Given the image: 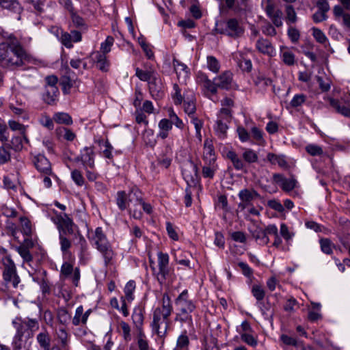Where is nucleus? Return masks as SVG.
<instances>
[{
	"instance_id": "1",
	"label": "nucleus",
	"mask_w": 350,
	"mask_h": 350,
	"mask_svg": "<svg viewBox=\"0 0 350 350\" xmlns=\"http://www.w3.org/2000/svg\"><path fill=\"white\" fill-rule=\"evenodd\" d=\"M3 38L0 43V63L5 66H22L27 54L21 42L13 34L3 36Z\"/></svg>"
},
{
	"instance_id": "2",
	"label": "nucleus",
	"mask_w": 350,
	"mask_h": 350,
	"mask_svg": "<svg viewBox=\"0 0 350 350\" xmlns=\"http://www.w3.org/2000/svg\"><path fill=\"white\" fill-rule=\"evenodd\" d=\"M176 312L174 321L181 324L187 323L193 325L192 313L196 310L195 303L189 299L187 290H184L175 299Z\"/></svg>"
},
{
	"instance_id": "3",
	"label": "nucleus",
	"mask_w": 350,
	"mask_h": 350,
	"mask_svg": "<svg viewBox=\"0 0 350 350\" xmlns=\"http://www.w3.org/2000/svg\"><path fill=\"white\" fill-rule=\"evenodd\" d=\"M95 156L94 148L86 146L74 159L75 162L81 163L85 172L86 177L90 181H94L98 176L95 170Z\"/></svg>"
},
{
	"instance_id": "4",
	"label": "nucleus",
	"mask_w": 350,
	"mask_h": 350,
	"mask_svg": "<svg viewBox=\"0 0 350 350\" xmlns=\"http://www.w3.org/2000/svg\"><path fill=\"white\" fill-rule=\"evenodd\" d=\"M158 269L152 267L153 275L160 284H163L172 276L173 270L169 267L170 257L167 253L159 252Z\"/></svg>"
},
{
	"instance_id": "5",
	"label": "nucleus",
	"mask_w": 350,
	"mask_h": 350,
	"mask_svg": "<svg viewBox=\"0 0 350 350\" xmlns=\"http://www.w3.org/2000/svg\"><path fill=\"white\" fill-rule=\"evenodd\" d=\"M12 324L16 330V334L31 338L35 332L39 329V323L36 319L16 318L12 321Z\"/></svg>"
},
{
	"instance_id": "6",
	"label": "nucleus",
	"mask_w": 350,
	"mask_h": 350,
	"mask_svg": "<svg viewBox=\"0 0 350 350\" xmlns=\"http://www.w3.org/2000/svg\"><path fill=\"white\" fill-rule=\"evenodd\" d=\"M2 264L3 266L2 276L4 282L6 284H11L14 288H17L21 280L11 256L9 255L4 256L2 258Z\"/></svg>"
},
{
	"instance_id": "7",
	"label": "nucleus",
	"mask_w": 350,
	"mask_h": 350,
	"mask_svg": "<svg viewBox=\"0 0 350 350\" xmlns=\"http://www.w3.org/2000/svg\"><path fill=\"white\" fill-rule=\"evenodd\" d=\"M197 82L200 85L202 92L206 98L214 102L217 101V99L215 97L219 88L215 78L213 80H211L206 75L199 72L197 77Z\"/></svg>"
},
{
	"instance_id": "8",
	"label": "nucleus",
	"mask_w": 350,
	"mask_h": 350,
	"mask_svg": "<svg viewBox=\"0 0 350 350\" xmlns=\"http://www.w3.org/2000/svg\"><path fill=\"white\" fill-rule=\"evenodd\" d=\"M169 317H165L164 314H161L159 310L152 313L151 327L152 332L159 338H165L167 334V330L170 327Z\"/></svg>"
},
{
	"instance_id": "9",
	"label": "nucleus",
	"mask_w": 350,
	"mask_h": 350,
	"mask_svg": "<svg viewBox=\"0 0 350 350\" xmlns=\"http://www.w3.org/2000/svg\"><path fill=\"white\" fill-rule=\"evenodd\" d=\"M238 196L241 200L238 204V208L241 211L252 206V202L260 197V194L254 189H241L239 191Z\"/></svg>"
},
{
	"instance_id": "10",
	"label": "nucleus",
	"mask_w": 350,
	"mask_h": 350,
	"mask_svg": "<svg viewBox=\"0 0 350 350\" xmlns=\"http://www.w3.org/2000/svg\"><path fill=\"white\" fill-rule=\"evenodd\" d=\"M52 220L57 225L59 233L71 234L74 232V223L67 214H57Z\"/></svg>"
},
{
	"instance_id": "11",
	"label": "nucleus",
	"mask_w": 350,
	"mask_h": 350,
	"mask_svg": "<svg viewBox=\"0 0 350 350\" xmlns=\"http://www.w3.org/2000/svg\"><path fill=\"white\" fill-rule=\"evenodd\" d=\"M244 32V29L236 18H230L225 23V27L221 31L232 38L241 37Z\"/></svg>"
},
{
	"instance_id": "12",
	"label": "nucleus",
	"mask_w": 350,
	"mask_h": 350,
	"mask_svg": "<svg viewBox=\"0 0 350 350\" xmlns=\"http://www.w3.org/2000/svg\"><path fill=\"white\" fill-rule=\"evenodd\" d=\"M182 174L188 185L195 184L198 178V167L191 161H187L182 167Z\"/></svg>"
},
{
	"instance_id": "13",
	"label": "nucleus",
	"mask_w": 350,
	"mask_h": 350,
	"mask_svg": "<svg viewBox=\"0 0 350 350\" xmlns=\"http://www.w3.org/2000/svg\"><path fill=\"white\" fill-rule=\"evenodd\" d=\"M32 161L41 174L53 175L51 163L44 155L38 154L33 157Z\"/></svg>"
},
{
	"instance_id": "14",
	"label": "nucleus",
	"mask_w": 350,
	"mask_h": 350,
	"mask_svg": "<svg viewBox=\"0 0 350 350\" xmlns=\"http://www.w3.org/2000/svg\"><path fill=\"white\" fill-rule=\"evenodd\" d=\"M265 12L275 27H279L283 25L282 11L276 8L271 1H267Z\"/></svg>"
},
{
	"instance_id": "15",
	"label": "nucleus",
	"mask_w": 350,
	"mask_h": 350,
	"mask_svg": "<svg viewBox=\"0 0 350 350\" xmlns=\"http://www.w3.org/2000/svg\"><path fill=\"white\" fill-rule=\"evenodd\" d=\"M136 189H132L129 194H127L124 191H119L117 192L116 201V204L120 210L124 211L128 208L129 202H133L135 196L134 193Z\"/></svg>"
},
{
	"instance_id": "16",
	"label": "nucleus",
	"mask_w": 350,
	"mask_h": 350,
	"mask_svg": "<svg viewBox=\"0 0 350 350\" xmlns=\"http://www.w3.org/2000/svg\"><path fill=\"white\" fill-rule=\"evenodd\" d=\"M329 103L337 113L345 117L350 118V100L340 101L332 98H329Z\"/></svg>"
},
{
	"instance_id": "17",
	"label": "nucleus",
	"mask_w": 350,
	"mask_h": 350,
	"mask_svg": "<svg viewBox=\"0 0 350 350\" xmlns=\"http://www.w3.org/2000/svg\"><path fill=\"white\" fill-rule=\"evenodd\" d=\"M217 86L220 89L228 90L234 85L233 75L230 71H225L221 75L215 77Z\"/></svg>"
},
{
	"instance_id": "18",
	"label": "nucleus",
	"mask_w": 350,
	"mask_h": 350,
	"mask_svg": "<svg viewBox=\"0 0 350 350\" xmlns=\"http://www.w3.org/2000/svg\"><path fill=\"white\" fill-rule=\"evenodd\" d=\"M91 241L92 245L95 246L97 250L111 245L100 227L96 228Z\"/></svg>"
},
{
	"instance_id": "19",
	"label": "nucleus",
	"mask_w": 350,
	"mask_h": 350,
	"mask_svg": "<svg viewBox=\"0 0 350 350\" xmlns=\"http://www.w3.org/2000/svg\"><path fill=\"white\" fill-rule=\"evenodd\" d=\"M273 180L285 191L293 190L295 187L297 183L294 178L287 179L281 174H273Z\"/></svg>"
},
{
	"instance_id": "20",
	"label": "nucleus",
	"mask_w": 350,
	"mask_h": 350,
	"mask_svg": "<svg viewBox=\"0 0 350 350\" xmlns=\"http://www.w3.org/2000/svg\"><path fill=\"white\" fill-rule=\"evenodd\" d=\"M160 312L161 314H164L165 317H170L173 311V306L171 299L168 294L164 293L161 300V307L156 308L153 312Z\"/></svg>"
},
{
	"instance_id": "21",
	"label": "nucleus",
	"mask_w": 350,
	"mask_h": 350,
	"mask_svg": "<svg viewBox=\"0 0 350 350\" xmlns=\"http://www.w3.org/2000/svg\"><path fill=\"white\" fill-rule=\"evenodd\" d=\"M256 49L258 51L265 55L273 56L275 54V49L269 40L265 38H260L257 40Z\"/></svg>"
},
{
	"instance_id": "22",
	"label": "nucleus",
	"mask_w": 350,
	"mask_h": 350,
	"mask_svg": "<svg viewBox=\"0 0 350 350\" xmlns=\"http://www.w3.org/2000/svg\"><path fill=\"white\" fill-rule=\"evenodd\" d=\"M98 251L100 253L103 257L105 267L111 266L114 263L116 254L113 251L111 245L101 248Z\"/></svg>"
},
{
	"instance_id": "23",
	"label": "nucleus",
	"mask_w": 350,
	"mask_h": 350,
	"mask_svg": "<svg viewBox=\"0 0 350 350\" xmlns=\"http://www.w3.org/2000/svg\"><path fill=\"white\" fill-rule=\"evenodd\" d=\"M226 158L232 162L235 170H243L245 169L246 164L235 151L228 150L226 152Z\"/></svg>"
},
{
	"instance_id": "24",
	"label": "nucleus",
	"mask_w": 350,
	"mask_h": 350,
	"mask_svg": "<svg viewBox=\"0 0 350 350\" xmlns=\"http://www.w3.org/2000/svg\"><path fill=\"white\" fill-rule=\"evenodd\" d=\"M58 88L45 87V92L43 94V100L48 105L55 103L59 96Z\"/></svg>"
},
{
	"instance_id": "25",
	"label": "nucleus",
	"mask_w": 350,
	"mask_h": 350,
	"mask_svg": "<svg viewBox=\"0 0 350 350\" xmlns=\"http://www.w3.org/2000/svg\"><path fill=\"white\" fill-rule=\"evenodd\" d=\"M267 159L271 164H278L282 169L286 170L289 167L286 159V157L283 154H275L274 153L269 152L267 155Z\"/></svg>"
},
{
	"instance_id": "26",
	"label": "nucleus",
	"mask_w": 350,
	"mask_h": 350,
	"mask_svg": "<svg viewBox=\"0 0 350 350\" xmlns=\"http://www.w3.org/2000/svg\"><path fill=\"white\" fill-rule=\"evenodd\" d=\"M203 159L205 161V162L216 161L214 147L211 140L206 139L204 142Z\"/></svg>"
},
{
	"instance_id": "27",
	"label": "nucleus",
	"mask_w": 350,
	"mask_h": 350,
	"mask_svg": "<svg viewBox=\"0 0 350 350\" xmlns=\"http://www.w3.org/2000/svg\"><path fill=\"white\" fill-rule=\"evenodd\" d=\"M252 237L258 242V244L265 245L269 243V238L265 234L264 229L260 227H255L250 230Z\"/></svg>"
},
{
	"instance_id": "28",
	"label": "nucleus",
	"mask_w": 350,
	"mask_h": 350,
	"mask_svg": "<svg viewBox=\"0 0 350 350\" xmlns=\"http://www.w3.org/2000/svg\"><path fill=\"white\" fill-rule=\"evenodd\" d=\"M0 6L18 14H20L23 11L21 4L16 0H1Z\"/></svg>"
},
{
	"instance_id": "29",
	"label": "nucleus",
	"mask_w": 350,
	"mask_h": 350,
	"mask_svg": "<svg viewBox=\"0 0 350 350\" xmlns=\"http://www.w3.org/2000/svg\"><path fill=\"white\" fill-rule=\"evenodd\" d=\"M36 340L40 347L44 350H50L51 337L48 332L44 329L40 332L36 337Z\"/></svg>"
},
{
	"instance_id": "30",
	"label": "nucleus",
	"mask_w": 350,
	"mask_h": 350,
	"mask_svg": "<svg viewBox=\"0 0 350 350\" xmlns=\"http://www.w3.org/2000/svg\"><path fill=\"white\" fill-rule=\"evenodd\" d=\"M149 90L152 97L159 98L161 97V85L160 81L154 77L151 81H149Z\"/></svg>"
},
{
	"instance_id": "31",
	"label": "nucleus",
	"mask_w": 350,
	"mask_h": 350,
	"mask_svg": "<svg viewBox=\"0 0 350 350\" xmlns=\"http://www.w3.org/2000/svg\"><path fill=\"white\" fill-rule=\"evenodd\" d=\"M229 122V121L217 118L215 126V130L219 138L224 139L226 137L227 130L228 129V124Z\"/></svg>"
},
{
	"instance_id": "32",
	"label": "nucleus",
	"mask_w": 350,
	"mask_h": 350,
	"mask_svg": "<svg viewBox=\"0 0 350 350\" xmlns=\"http://www.w3.org/2000/svg\"><path fill=\"white\" fill-rule=\"evenodd\" d=\"M281 58L282 62L287 66H293L295 63V56L286 46H281Z\"/></svg>"
},
{
	"instance_id": "33",
	"label": "nucleus",
	"mask_w": 350,
	"mask_h": 350,
	"mask_svg": "<svg viewBox=\"0 0 350 350\" xmlns=\"http://www.w3.org/2000/svg\"><path fill=\"white\" fill-rule=\"evenodd\" d=\"M25 139L27 142H28V139H27L25 134H20L18 136H14L12 138L10 144H6L8 147L16 152L21 151L23 148V139Z\"/></svg>"
},
{
	"instance_id": "34",
	"label": "nucleus",
	"mask_w": 350,
	"mask_h": 350,
	"mask_svg": "<svg viewBox=\"0 0 350 350\" xmlns=\"http://www.w3.org/2000/svg\"><path fill=\"white\" fill-rule=\"evenodd\" d=\"M189 339L187 332L184 331L177 338L174 350H189Z\"/></svg>"
},
{
	"instance_id": "35",
	"label": "nucleus",
	"mask_w": 350,
	"mask_h": 350,
	"mask_svg": "<svg viewBox=\"0 0 350 350\" xmlns=\"http://www.w3.org/2000/svg\"><path fill=\"white\" fill-rule=\"evenodd\" d=\"M205 163V165L202 167V175L204 178H213L217 170V165L215 162Z\"/></svg>"
},
{
	"instance_id": "36",
	"label": "nucleus",
	"mask_w": 350,
	"mask_h": 350,
	"mask_svg": "<svg viewBox=\"0 0 350 350\" xmlns=\"http://www.w3.org/2000/svg\"><path fill=\"white\" fill-rule=\"evenodd\" d=\"M21 232L26 237H31L32 226L31 221L25 217H20Z\"/></svg>"
},
{
	"instance_id": "37",
	"label": "nucleus",
	"mask_w": 350,
	"mask_h": 350,
	"mask_svg": "<svg viewBox=\"0 0 350 350\" xmlns=\"http://www.w3.org/2000/svg\"><path fill=\"white\" fill-rule=\"evenodd\" d=\"M255 85L260 90H264L268 86L271 85L272 81L263 75H258L254 80Z\"/></svg>"
},
{
	"instance_id": "38",
	"label": "nucleus",
	"mask_w": 350,
	"mask_h": 350,
	"mask_svg": "<svg viewBox=\"0 0 350 350\" xmlns=\"http://www.w3.org/2000/svg\"><path fill=\"white\" fill-rule=\"evenodd\" d=\"M133 324L135 325L137 332L143 331L144 315L141 310H135L132 314Z\"/></svg>"
},
{
	"instance_id": "39",
	"label": "nucleus",
	"mask_w": 350,
	"mask_h": 350,
	"mask_svg": "<svg viewBox=\"0 0 350 350\" xmlns=\"http://www.w3.org/2000/svg\"><path fill=\"white\" fill-rule=\"evenodd\" d=\"M55 334L58 340L60 341L61 346L63 348L67 347L69 343V335L65 328L63 327H59L56 330Z\"/></svg>"
},
{
	"instance_id": "40",
	"label": "nucleus",
	"mask_w": 350,
	"mask_h": 350,
	"mask_svg": "<svg viewBox=\"0 0 350 350\" xmlns=\"http://www.w3.org/2000/svg\"><path fill=\"white\" fill-rule=\"evenodd\" d=\"M69 8V12L72 18V21L76 27H79L85 29L87 28L85 23L82 17L79 16L74 11V8L70 6Z\"/></svg>"
},
{
	"instance_id": "41",
	"label": "nucleus",
	"mask_w": 350,
	"mask_h": 350,
	"mask_svg": "<svg viewBox=\"0 0 350 350\" xmlns=\"http://www.w3.org/2000/svg\"><path fill=\"white\" fill-rule=\"evenodd\" d=\"M134 196L135 197V201L137 204H139L142 206V208L145 213L147 214H151L152 212V207L150 204L145 202L142 196L141 193L138 189H136Z\"/></svg>"
},
{
	"instance_id": "42",
	"label": "nucleus",
	"mask_w": 350,
	"mask_h": 350,
	"mask_svg": "<svg viewBox=\"0 0 350 350\" xmlns=\"http://www.w3.org/2000/svg\"><path fill=\"white\" fill-rule=\"evenodd\" d=\"M23 337V336H18V334H16L12 342L14 350H29L27 341L24 340Z\"/></svg>"
},
{
	"instance_id": "43",
	"label": "nucleus",
	"mask_w": 350,
	"mask_h": 350,
	"mask_svg": "<svg viewBox=\"0 0 350 350\" xmlns=\"http://www.w3.org/2000/svg\"><path fill=\"white\" fill-rule=\"evenodd\" d=\"M54 120L58 124H64L66 125H70L72 124V120L71 116L64 112L56 113L53 117Z\"/></svg>"
},
{
	"instance_id": "44",
	"label": "nucleus",
	"mask_w": 350,
	"mask_h": 350,
	"mask_svg": "<svg viewBox=\"0 0 350 350\" xmlns=\"http://www.w3.org/2000/svg\"><path fill=\"white\" fill-rule=\"evenodd\" d=\"M243 161L248 163H255L258 161V154L256 152L250 149V148H246L244 150V152L242 154Z\"/></svg>"
},
{
	"instance_id": "45",
	"label": "nucleus",
	"mask_w": 350,
	"mask_h": 350,
	"mask_svg": "<svg viewBox=\"0 0 350 350\" xmlns=\"http://www.w3.org/2000/svg\"><path fill=\"white\" fill-rule=\"evenodd\" d=\"M137 346H138V348L139 350H149L150 349L148 341L146 339V336L144 331H140V332H137Z\"/></svg>"
},
{
	"instance_id": "46",
	"label": "nucleus",
	"mask_w": 350,
	"mask_h": 350,
	"mask_svg": "<svg viewBox=\"0 0 350 350\" xmlns=\"http://www.w3.org/2000/svg\"><path fill=\"white\" fill-rule=\"evenodd\" d=\"M75 81L71 79L70 77L64 76L61 78L60 85L62 92L64 94H68L70 92L71 88L74 85Z\"/></svg>"
},
{
	"instance_id": "47",
	"label": "nucleus",
	"mask_w": 350,
	"mask_h": 350,
	"mask_svg": "<svg viewBox=\"0 0 350 350\" xmlns=\"http://www.w3.org/2000/svg\"><path fill=\"white\" fill-rule=\"evenodd\" d=\"M135 75L143 81H150L154 77H155V72L153 70L144 71L139 68H135Z\"/></svg>"
},
{
	"instance_id": "48",
	"label": "nucleus",
	"mask_w": 350,
	"mask_h": 350,
	"mask_svg": "<svg viewBox=\"0 0 350 350\" xmlns=\"http://www.w3.org/2000/svg\"><path fill=\"white\" fill-rule=\"evenodd\" d=\"M135 289V283L134 281L131 280L128 282L124 287V297L128 301H131L134 299L133 292Z\"/></svg>"
},
{
	"instance_id": "49",
	"label": "nucleus",
	"mask_w": 350,
	"mask_h": 350,
	"mask_svg": "<svg viewBox=\"0 0 350 350\" xmlns=\"http://www.w3.org/2000/svg\"><path fill=\"white\" fill-rule=\"evenodd\" d=\"M286 21L287 24L295 23L297 21V14L291 5L285 7Z\"/></svg>"
},
{
	"instance_id": "50",
	"label": "nucleus",
	"mask_w": 350,
	"mask_h": 350,
	"mask_svg": "<svg viewBox=\"0 0 350 350\" xmlns=\"http://www.w3.org/2000/svg\"><path fill=\"white\" fill-rule=\"evenodd\" d=\"M144 142L149 146H154L156 140L154 138V131L152 129H146L142 134Z\"/></svg>"
},
{
	"instance_id": "51",
	"label": "nucleus",
	"mask_w": 350,
	"mask_h": 350,
	"mask_svg": "<svg viewBox=\"0 0 350 350\" xmlns=\"http://www.w3.org/2000/svg\"><path fill=\"white\" fill-rule=\"evenodd\" d=\"M65 234L59 233V244L63 254H67L71 247V241L65 237Z\"/></svg>"
},
{
	"instance_id": "52",
	"label": "nucleus",
	"mask_w": 350,
	"mask_h": 350,
	"mask_svg": "<svg viewBox=\"0 0 350 350\" xmlns=\"http://www.w3.org/2000/svg\"><path fill=\"white\" fill-rule=\"evenodd\" d=\"M173 90L174 92L172 94V97L174 104L176 105H180L184 100V96H182L181 90L176 83L174 84Z\"/></svg>"
},
{
	"instance_id": "53",
	"label": "nucleus",
	"mask_w": 350,
	"mask_h": 350,
	"mask_svg": "<svg viewBox=\"0 0 350 350\" xmlns=\"http://www.w3.org/2000/svg\"><path fill=\"white\" fill-rule=\"evenodd\" d=\"M184 111L189 116L193 115L196 110V104L194 103L193 96H191V98H187V100H184Z\"/></svg>"
},
{
	"instance_id": "54",
	"label": "nucleus",
	"mask_w": 350,
	"mask_h": 350,
	"mask_svg": "<svg viewBox=\"0 0 350 350\" xmlns=\"http://www.w3.org/2000/svg\"><path fill=\"white\" fill-rule=\"evenodd\" d=\"M207 67L209 70L214 73L219 72L220 69V64L219 61L213 56L207 57Z\"/></svg>"
},
{
	"instance_id": "55",
	"label": "nucleus",
	"mask_w": 350,
	"mask_h": 350,
	"mask_svg": "<svg viewBox=\"0 0 350 350\" xmlns=\"http://www.w3.org/2000/svg\"><path fill=\"white\" fill-rule=\"evenodd\" d=\"M280 233L288 244H289L294 237V233L290 232L288 226L284 223L280 225Z\"/></svg>"
},
{
	"instance_id": "56",
	"label": "nucleus",
	"mask_w": 350,
	"mask_h": 350,
	"mask_svg": "<svg viewBox=\"0 0 350 350\" xmlns=\"http://www.w3.org/2000/svg\"><path fill=\"white\" fill-rule=\"evenodd\" d=\"M9 148L6 144L0 147V164L6 163L10 160L11 155L8 150Z\"/></svg>"
},
{
	"instance_id": "57",
	"label": "nucleus",
	"mask_w": 350,
	"mask_h": 350,
	"mask_svg": "<svg viewBox=\"0 0 350 350\" xmlns=\"http://www.w3.org/2000/svg\"><path fill=\"white\" fill-rule=\"evenodd\" d=\"M119 326L122 332V335L124 340L130 341L131 340L130 325L126 322L121 321L119 323Z\"/></svg>"
},
{
	"instance_id": "58",
	"label": "nucleus",
	"mask_w": 350,
	"mask_h": 350,
	"mask_svg": "<svg viewBox=\"0 0 350 350\" xmlns=\"http://www.w3.org/2000/svg\"><path fill=\"white\" fill-rule=\"evenodd\" d=\"M306 151L311 156H321L323 153L322 148L318 145L310 144L306 146Z\"/></svg>"
},
{
	"instance_id": "59",
	"label": "nucleus",
	"mask_w": 350,
	"mask_h": 350,
	"mask_svg": "<svg viewBox=\"0 0 350 350\" xmlns=\"http://www.w3.org/2000/svg\"><path fill=\"white\" fill-rule=\"evenodd\" d=\"M252 294L258 300L261 301L264 299L265 292L262 287L258 284H254L252 287Z\"/></svg>"
},
{
	"instance_id": "60",
	"label": "nucleus",
	"mask_w": 350,
	"mask_h": 350,
	"mask_svg": "<svg viewBox=\"0 0 350 350\" xmlns=\"http://www.w3.org/2000/svg\"><path fill=\"white\" fill-rule=\"evenodd\" d=\"M306 96L304 94H295L291 100L290 105L293 108L301 106L306 100Z\"/></svg>"
},
{
	"instance_id": "61",
	"label": "nucleus",
	"mask_w": 350,
	"mask_h": 350,
	"mask_svg": "<svg viewBox=\"0 0 350 350\" xmlns=\"http://www.w3.org/2000/svg\"><path fill=\"white\" fill-rule=\"evenodd\" d=\"M71 178L75 183L78 186H83L85 183V178H83L82 173L79 170H74L71 172Z\"/></svg>"
},
{
	"instance_id": "62",
	"label": "nucleus",
	"mask_w": 350,
	"mask_h": 350,
	"mask_svg": "<svg viewBox=\"0 0 350 350\" xmlns=\"http://www.w3.org/2000/svg\"><path fill=\"white\" fill-rule=\"evenodd\" d=\"M16 250L20 254V256L23 258L24 261L30 262L33 260V256L31 254L29 250L25 248L21 245H19L16 247Z\"/></svg>"
},
{
	"instance_id": "63",
	"label": "nucleus",
	"mask_w": 350,
	"mask_h": 350,
	"mask_svg": "<svg viewBox=\"0 0 350 350\" xmlns=\"http://www.w3.org/2000/svg\"><path fill=\"white\" fill-rule=\"evenodd\" d=\"M241 339L243 342L252 347H255L258 344L256 338L251 333H241Z\"/></svg>"
},
{
	"instance_id": "64",
	"label": "nucleus",
	"mask_w": 350,
	"mask_h": 350,
	"mask_svg": "<svg viewBox=\"0 0 350 350\" xmlns=\"http://www.w3.org/2000/svg\"><path fill=\"white\" fill-rule=\"evenodd\" d=\"M312 30V35L318 42L321 44H325L327 42V38L325 33L321 29L317 27H313Z\"/></svg>"
}]
</instances>
